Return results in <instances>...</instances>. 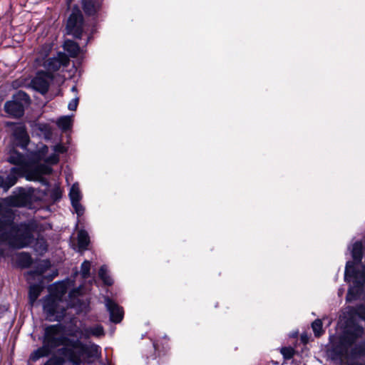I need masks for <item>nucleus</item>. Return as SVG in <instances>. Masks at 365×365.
Returning a JSON list of instances; mask_svg holds the SVG:
<instances>
[{"mask_svg": "<svg viewBox=\"0 0 365 365\" xmlns=\"http://www.w3.org/2000/svg\"><path fill=\"white\" fill-rule=\"evenodd\" d=\"M83 6L86 14L94 15L101 7V1L83 0Z\"/></svg>", "mask_w": 365, "mask_h": 365, "instance_id": "16", "label": "nucleus"}, {"mask_svg": "<svg viewBox=\"0 0 365 365\" xmlns=\"http://www.w3.org/2000/svg\"><path fill=\"white\" fill-rule=\"evenodd\" d=\"M81 294V287H78V289L72 290L69 293V297H70V298H74L76 296L80 295Z\"/></svg>", "mask_w": 365, "mask_h": 365, "instance_id": "39", "label": "nucleus"}, {"mask_svg": "<svg viewBox=\"0 0 365 365\" xmlns=\"http://www.w3.org/2000/svg\"><path fill=\"white\" fill-rule=\"evenodd\" d=\"M9 309L7 305H0V317H1Z\"/></svg>", "mask_w": 365, "mask_h": 365, "instance_id": "40", "label": "nucleus"}, {"mask_svg": "<svg viewBox=\"0 0 365 365\" xmlns=\"http://www.w3.org/2000/svg\"><path fill=\"white\" fill-rule=\"evenodd\" d=\"M25 88H27V86H25ZM28 88H31V87H30V83L29 84Z\"/></svg>", "mask_w": 365, "mask_h": 365, "instance_id": "46", "label": "nucleus"}, {"mask_svg": "<svg viewBox=\"0 0 365 365\" xmlns=\"http://www.w3.org/2000/svg\"><path fill=\"white\" fill-rule=\"evenodd\" d=\"M21 82H23V80H21ZM19 83L21 86V83Z\"/></svg>", "mask_w": 365, "mask_h": 365, "instance_id": "47", "label": "nucleus"}, {"mask_svg": "<svg viewBox=\"0 0 365 365\" xmlns=\"http://www.w3.org/2000/svg\"><path fill=\"white\" fill-rule=\"evenodd\" d=\"M53 150L55 153H63L66 152L65 147L61 144H58L53 147Z\"/></svg>", "mask_w": 365, "mask_h": 365, "instance_id": "38", "label": "nucleus"}, {"mask_svg": "<svg viewBox=\"0 0 365 365\" xmlns=\"http://www.w3.org/2000/svg\"><path fill=\"white\" fill-rule=\"evenodd\" d=\"M59 160L58 155L55 153L51 155L49 157L44 159V161L51 165L57 164Z\"/></svg>", "mask_w": 365, "mask_h": 365, "instance_id": "36", "label": "nucleus"}, {"mask_svg": "<svg viewBox=\"0 0 365 365\" xmlns=\"http://www.w3.org/2000/svg\"><path fill=\"white\" fill-rule=\"evenodd\" d=\"M42 342L53 351L60 346H64L58 350L59 353L74 365L91 364L101 354L99 346L93 343L84 344L80 339H71L64 336L63 327L59 324L44 329Z\"/></svg>", "mask_w": 365, "mask_h": 365, "instance_id": "1", "label": "nucleus"}, {"mask_svg": "<svg viewBox=\"0 0 365 365\" xmlns=\"http://www.w3.org/2000/svg\"><path fill=\"white\" fill-rule=\"evenodd\" d=\"M78 101H79V98H73V100L71 101V102L68 103V108L70 110H76V108H77V106L78 105Z\"/></svg>", "mask_w": 365, "mask_h": 365, "instance_id": "37", "label": "nucleus"}, {"mask_svg": "<svg viewBox=\"0 0 365 365\" xmlns=\"http://www.w3.org/2000/svg\"><path fill=\"white\" fill-rule=\"evenodd\" d=\"M11 217V210L0 202V240L16 249L29 246L34 240L31 226L26 223L14 224Z\"/></svg>", "mask_w": 365, "mask_h": 365, "instance_id": "2", "label": "nucleus"}, {"mask_svg": "<svg viewBox=\"0 0 365 365\" xmlns=\"http://www.w3.org/2000/svg\"><path fill=\"white\" fill-rule=\"evenodd\" d=\"M91 334L94 336H102L105 334L103 327L101 325H96L91 327Z\"/></svg>", "mask_w": 365, "mask_h": 365, "instance_id": "34", "label": "nucleus"}, {"mask_svg": "<svg viewBox=\"0 0 365 365\" xmlns=\"http://www.w3.org/2000/svg\"><path fill=\"white\" fill-rule=\"evenodd\" d=\"M14 136L18 146L26 148L29 142V137L24 126L16 127L14 130Z\"/></svg>", "mask_w": 365, "mask_h": 365, "instance_id": "13", "label": "nucleus"}, {"mask_svg": "<svg viewBox=\"0 0 365 365\" xmlns=\"http://www.w3.org/2000/svg\"><path fill=\"white\" fill-rule=\"evenodd\" d=\"M4 256L3 250H0V259Z\"/></svg>", "mask_w": 365, "mask_h": 365, "instance_id": "44", "label": "nucleus"}, {"mask_svg": "<svg viewBox=\"0 0 365 365\" xmlns=\"http://www.w3.org/2000/svg\"><path fill=\"white\" fill-rule=\"evenodd\" d=\"M48 148L46 145H43L38 151L37 153H36L34 155V163H38L41 160H44V157L46 154L48 153Z\"/></svg>", "mask_w": 365, "mask_h": 365, "instance_id": "26", "label": "nucleus"}, {"mask_svg": "<svg viewBox=\"0 0 365 365\" xmlns=\"http://www.w3.org/2000/svg\"><path fill=\"white\" fill-rule=\"evenodd\" d=\"M65 359L62 356H53L43 365H63Z\"/></svg>", "mask_w": 365, "mask_h": 365, "instance_id": "31", "label": "nucleus"}, {"mask_svg": "<svg viewBox=\"0 0 365 365\" xmlns=\"http://www.w3.org/2000/svg\"><path fill=\"white\" fill-rule=\"evenodd\" d=\"M16 86H21V85L19 83V81H16V82H14V84H13V87L14 88H16L17 87Z\"/></svg>", "mask_w": 365, "mask_h": 365, "instance_id": "41", "label": "nucleus"}, {"mask_svg": "<svg viewBox=\"0 0 365 365\" xmlns=\"http://www.w3.org/2000/svg\"><path fill=\"white\" fill-rule=\"evenodd\" d=\"M35 250L41 254L47 250V244L43 237H38L35 245Z\"/></svg>", "mask_w": 365, "mask_h": 365, "instance_id": "29", "label": "nucleus"}, {"mask_svg": "<svg viewBox=\"0 0 365 365\" xmlns=\"http://www.w3.org/2000/svg\"><path fill=\"white\" fill-rule=\"evenodd\" d=\"M65 79L66 77L61 75L54 76L45 71H38L30 81V87L36 91H48L50 84L60 86Z\"/></svg>", "mask_w": 365, "mask_h": 365, "instance_id": "4", "label": "nucleus"}, {"mask_svg": "<svg viewBox=\"0 0 365 365\" xmlns=\"http://www.w3.org/2000/svg\"><path fill=\"white\" fill-rule=\"evenodd\" d=\"M363 247V243L360 241H357L353 245L351 254L352 257L356 263H359L361 261Z\"/></svg>", "mask_w": 365, "mask_h": 365, "instance_id": "19", "label": "nucleus"}, {"mask_svg": "<svg viewBox=\"0 0 365 365\" xmlns=\"http://www.w3.org/2000/svg\"><path fill=\"white\" fill-rule=\"evenodd\" d=\"M280 352L285 359H290L294 355L295 350L292 347H282Z\"/></svg>", "mask_w": 365, "mask_h": 365, "instance_id": "33", "label": "nucleus"}, {"mask_svg": "<svg viewBox=\"0 0 365 365\" xmlns=\"http://www.w3.org/2000/svg\"><path fill=\"white\" fill-rule=\"evenodd\" d=\"M7 161L11 164L19 166L17 168L23 169L24 173L31 167V163L27 157L14 149L9 151Z\"/></svg>", "mask_w": 365, "mask_h": 365, "instance_id": "9", "label": "nucleus"}, {"mask_svg": "<svg viewBox=\"0 0 365 365\" xmlns=\"http://www.w3.org/2000/svg\"><path fill=\"white\" fill-rule=\"evenodd\" d=\"M343 354L350 359H358L365 355V332L361 327H347L341 339Z\"/></svg>", "mask_w": 365, "mask_h": 365, "instance_id": "3", "label": "nucleus"}, {"mask_svg": "<svg viewBox=\"0 0 365 365\" xmlns=\"http://www.w3.org/2000/svg\"><path fill=\"white\" fill-rule=\"evenodd\" d=\"M68 57L63 53H58L56 57L50 58L44 62V67L48 70L47 73H51V71H56L66 68L69 64Z\"/></svg>", "mask_w": 365, "mask_h": 365, "instance_id": "8", "label": "nucleus"}, {"mask_svg": "<svg viewBox=\"0 0 365 365\" xmlns=\"http://www.w3.org/2000/svg\"><path fill=\"white\" fill-rule=\"evenodd\" d=\"M78 335L80 336V338H84V339H88L90 338L91 334V327H81L78 328L73 331L71 332L70 336H77Z\"/></svg>", "mask_w": 365, "mask_h": 365, "instance_id": "20", "label": "nucleus"}, {"mask_svg": "<svg viewBox=\"0 0 365 365\" xmlns=\"http://www.w3.org/2000/svg\"><path fill=\"white\" fill-rule=\"evenodd\" d=\"M91 262L88 260L84 261L81 267V275L83 279L90 277Z\"/></svg>", "mask_w": 365, "mask_h": 365, "instance_id": "28", "label": "nucleus"}, {"mask_svg": "<svg viewBox=\"0 0 365 365\" xmlns=\"http://www.w3.org/2000/svg\"><path fill=\"white\" fill-rule=\"evenodd\" d=\"M53 351L45 344H43V346L38 348L31 352L29 356V360L32 361H36L39 359L45 356H48L50 355Z\"/></svg>", "mask_w": 365, "mask_h": 365, "instance_id": "15", "label": "nucleus"}, {"mask_svg": "<svg viewBox=\"0 0 365 365\" xmlns=\"http://www.w3.org/2000/svg\"><path fill=\"white\" fill-rule=\"evenodd\" d=\"M30 98L26 93H16L13 101L4 105L5 111L14 118H20L24 115V106L29 105Z\"/></svg>", "mask_w": 365, "mask_h": 365, "instance_id": "5", "label": "nucleus"}, {"mask_svg": "<svg viewBox=\"0 0 365 365\" xmlns=\"http://www.w3.org/2000/svg\"><path fill=\"white\" fill-rule=\"evenodd\" d=\"M57 125L62 130H67L72 125V118L70 116L61 117L57 121Z\"/></svg>", "mask_w": 365, "mask_h": 365, "instance_id": "24", "label": "nucleus"}, {"mask_svg": "<svg viewBox=\"0 0 365 365\" xmlns=\"http://www.w3.org/2000/svg\"><path fill=\"white\" fill-rule=\"evenodd\" d=\"M72 305H73V304L71 302V303H69V304L67 305V307H68V306H72Z\"/></svg>", "mask_w": 365, "mask_h": 365, "instance_id": "45", "label": "nucleus"}, {"mask_svg": "<svg viewBox=\"0 0 365 365\" xmlns=\"http://www.w3.org/2000/svg\"><path fill=\"white\" fill-rule=\"evenodd\" d=\"M312 327L316 336H321L324 332L322 329V322L320 319L314 320L312 324Z\"/></svg>", "mask_w": 365, "mask_h": 365, "instance_id": "27", "label": "nucleus"}, {"mask_svg": "<svg viewBox=\"0 0 365 365\" xmlns=\"http://www.w3.org/2000/svg\"><path fill=\"white\" fill-rule=\"evenodd\" d=\"M49 195L53 201H57L61 198L62 191L58 186H55L49 191Z\"/></svg>", "mask_w": 365, "mask_h": 365, "instance_id": "30", "label": "nucleus"}, {"mask_svg": "<svg viewBox=\"0 0 365 365\" xmlns=\"http://www.w3.org/2000/svg\"><path fill=\"white\" fill-rule=\"evenodd\" d=\"M99 277L103 280L105 284L111 285L113 284V279L108 273L106 266H102L98 272Z\"/></svg>", "mask_w": 365, "mask_h": 365, "instance_id": "23", "label": "nucleus"}, {"mask_svg": "<svg viewBox=\"0 0 365 365\" xmlns=\"http://www.w3.org/2000/svg\"><path fill=\"white\" fill-rule=\"evenodd\" d=\"M69 197L71 202H78L81 200L82 195L79 189V186L77 183L73 184L71 187Z\"/></svg>", "mask_w": 365, "mask_h": 365, "instance_id": "22", "label": "nucleus"}, {"mask_svg": "<svg viewBox=\"0 0 365 365\" xmlns=\"http://www.w3.org/2000/svg\"><path fill=\"white\" fill-rule=\"evenodd\" d=\"M52 171V169L46 165H37L36 167V175L37 177L40 176L41 175H47V174H50Z\"/></svg>", "mask_w": 365, "mask_h": 365, "instance_id": "32", "label": "nucleus"}, {"mask_svg": "<svg viewBox=\"0 0 365 365\" xmlns=\"http://www.w3.org/2000/svg\"><path fill=\"white\" fill-rule=\"evenodd\" d=\"M6 205L12 207H23L30 202V195L23 189L16 195L10 196L4 200Z\"/></svg>", "mask_w": 365, "mask_h": 365, "instance_id": "11", "label": "nucleus"}, {"mask_svg": "<svg viewBox=\"0 0 365 365\" xmlns=\"http://www.w3.org/2000/svg\"><path fill=\"white\" fill-rule=\"evenodd\" d=\"M105 304L110 313V320L115 323L120 322L123 317L122 308L108 297L105 298Z\"/></svg>", "mask_w": 365, "mask_h": 365, "instance_id": "12", "label": "nucleus"}, {"mask_svg": "<svg viewBox=\"0 0 365 365\" xmlns=\"http://www.w3.org/2000/svg\"><path fill=\"white\" fill-rule=\"evenodd\" d=\"M31 256L26 252H22L19 255V264L24 267H29L31 264Z\"/></svg>", "mask_w": 365, "mask_h": 365, "instance_id": "25", "label": "nucleus"}, {"mask_svg": "<svg viewBox=\"0 0 365 365\" xmlns=\"http://www.w3.org/2000/svg\"><path fill=\"white\" fill-rule=\"evenodd\" d=\"M69 287V282H60L55 283L50 287V296L62 300L63 297L66 293Z\"/></svg>", "mask_w": 365, "mask_h": 365, "instance_id": "14", "label": "nucleus"}, {"mask_svg": "<svg viewBox=\"0 0 365 365\" xmlns=\"http://www.w3.org/2000/svg\"><path fill=\"white\" fill-rule=\"evenodd\" d=\"M42 287L38 284H33L30 286L29 289V300L30 303L33 304L41 294Z\"/></svg>", "mask_w": 365, "mask_h": 365, "instance_id": "21", "label": "nucleus"}, {"mask_svg": "<svg viewBox=\"0 0 365 365\" xmlns=\"http://www.w3.org/2000/svg\"><path fill=\"white\" fill-rule=\"evenodd\" d=\"M71 205L78 216H81L83 214L84 208L81 205L80 201L71 202Z\"/></svg>", "mask_w": 365, "mask_h": 365, "instance_id": "35", "label": "nucleus"}, {"mask_svg": "<svg viewBox=\"0 0 365 365\" xmlns=\"http://www.w3.org/2000/svg\"><path fill=\"white\" fill-rule=\"evenodd\" d=\"M71 1H72V0H66V3H67L68 6H70V4H71Z\"/></svg>", "mask_w": 365, "mask_h": 365, "instance_id": "43", "label": "nucleus"}, {"mask_svg": "<svg viewBox=\"0 0 365 365\" xmlns=\"http://www.w3.org/2000/svg\"><path fill=\"white\" fill-rule=\"evenodd\" d=\"M63 48L71 57H76L80 53L81 48L78 43L71 40H66L63 43Z\"/></svg>", "mask_w": 365, "mask_h": 365, "instance_id": "17", "label": "nucleus"}, {"mask_svg": "<svg viewBox=\"0 0 365 365\" xmlns=\"http://www.w3.org/2000/svg\"><path fill=\"white\" fill-rule=\"evenodd\" d=\"M90 242L88 233L85 230H80L78 233V247L80 251H84Z\"/></svg>", "mask_w": 365, "mask_h": 365, "instance_id": "18", "label": "nucleus"}, {"mask_svg": "<svg viewBox=\"0 0 365 365\" xmlns=\"http://www.w3.org/2000/svg\"><path fill=\"white\" fill-rule=\"evenodd\" d=\"M68 34L81 38L83 31V15L78 8H73L66 25Z\"/></svg>", "mask_w": 365, "mask_h": 365, "instance_id": "7", "label": "nucleus"}, {"mask_svg": "<svg viewBox=\"0 0 365 365\" xmlns=\"http://www.w3.org/2000/svg\"><path fill=\"white\" fill-rule=\"evenodd\" d=\"M76 87L74 86H72L71 87V91H76Z\"/></svg>", "mask_w": 365, "mask_h": 365, "instance_id": "42", "label": "nucleus"}, {"mask_svg": "<svg viewBox=\"0 0 365 365\" xmlns=\"http://www.w3.org/2000/svg\"><path fill=\"white\" fill-rule=\"evenodd\" d=\"M63 301L51 296L47 297L43 302V310L48 317H55L56 320H61L66 313V307L61 304Z\"/></svg>", "mask_w": 365, "mask_h": 365, "instance_id": "6", "label": "nucleus"}, {"mask_svg": "<svg viewBox=\"0 0 365 365\" xmlns=\"http://www.w3.org/2000/svg\"><path fill=\"white\" fill-rule=\"evenodd\" d=\"M24 173L23 169L12 168L6 178L0 175V187L6 192L8 191L10 187L16 183L18 178L22 176Z\"/></svg>", "mask_w": 365, "mask_h": 365, "instance_id": "10", "label": "nucleus"}]
</instances>
